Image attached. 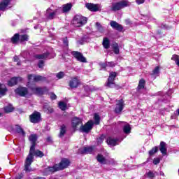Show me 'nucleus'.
<instances>
[{
  "instance_id": "2",
  "label": "nucleus",
  "mask_w": 179,
  "mask_h": 179,
  "mask_svg": "<svg viewBox=\"0 0 179 179\" xmlns=\"http://www.w3.org/2000/svg\"><path fill=\"white\" fill-rule=\"evenodd\" d=\"M131 3L129 1L127 0H123L119 2L113 3L110 7V10L113 12H117V10H121L123 8H127V6H129Z\"/></svg>"
},
{
  "instance_id": "5",
  "label": "nucleus",
  "mask_w": 179,
  "mask_h": 179,
  "mask_svg": "<svg viewBox=\"0 0 179 179\" xmlns=\"http://www.w3.org/2000/svg\"><path fill=\"white\" fill-rule=\"evenodd\" d=\"M46 80L45 77L42 76H36L34 74L28 75V83L27 85H30V83H36L37 82H44Z\"/></svg>"
},
{
  "instance_id": "22",
  "label": "nucleus",
  "mask_w": 179,
  "mask_h": 179,
  "mask_svg": "<svg viewBox=\"0 0 179 179\" xmlns=\"http://www.w3.org/2000/svg\"><path fill=\"white\" fill-rule=\"evenodd\" d=\"M62 13H66L68 12H69V10H71V9H72V3H66L62 6Z\"/></svg>"
},
{
  "instance_id": "29",
  "label": "nucleus",
  "mask_w": 179,
  "mask_h": 179,
  "mask_svg": "<svg viewBox=\"0 0 179 179\" xmlns=\"http://www.w3.org/2000/svg\"><path fill=\"white\" fill-rule=\"evenodd\" d=\"M31 90L36 94H43L44 93V89L41 87H33Z\"/></svg>"
},
{
  "instance_id": "57",
  "label": "nucleus",
  "mask_w": 179,
  "mask_h": 179,
  "mask_svg": "<svg viewBox=\"0 0 179 179\" xmlns=\"http://www.w3.org/2000/svg\"><path fill=\"white\" fill-rule=\"evenodd\" d=\"M52 138H51V137L47 138V142H52Z\"/></svg>"
},
{
  "instance_id": "46",
  "label": "nucleus",
  "mask_w": 179,
  "mask_h": 179,
  "mask_svg": "<svg viewBox=\"0 0 179 179\" xmlns=\"http://www.w3.org/2000/svg\"><path fill=\"white\" fill-rule=\"evenodd\" d=\"M64 76H65V73L60 71L57 73H56V77L57 78V79H62V78H64Z\"/></svg>"
},
{
  "instance_id": "28",
  "label": "nucleus",
  "mask_w": 179,
  "mask_h": 179,
  "mask_svg": "<svg viewBox=\"0 0 179 179\" xmlns=\"http://www.w3.org/2000/svg\"><path fill=\"white\" fill-rule=\"evenodd\" d=\"M102 44L106 50H108L110 48V40L108 38H103Z\"/></svg>"
},
{
  "instance_id": "3",
  "label": "nucleus",
  "mask_w": 179,
  "mask_h": 179,
  "mask_svg": "<svg viewBox=\"0 0 179 179\" xmlns=\"http://www.w3.org/2000/svg\"><path fill=\"white\" fill-rule=\"evenodd\" d=\"M87 23V18L82 15H76L73 19V24L74 27H82Z\"/></svg>"
},
{
  "instance_id": "15",
  "label": "nucleus",
  "mask_w": 179,
  "mask_h": 179,
  "mask_svg": "<svg viewBox=\"0 0 179 179\" xmlns=\"http://www.w3.org/2000/svg\"><path fill=\"white\" fill-rule=\"evenodd\" d=\"M23 81V78H22L21 77H14L12 78L10 80H8V86H15V85H17L19 83V82H22Z\"/></svg>"
},
{
  "instance_id": "41",
  "label": "nucleus",
  "mask_w": 179,
  "mask_h": 179,
  "mask_svg": "<svg viewBox=\"0 0 179 179\" xmlns=\"http://www.w3.org/2000/svg\"><path fill=\"white\" fill-rule=\"evenodd\" d=\"M171 59H172V61H175L176 65H178V66H179V56L178 55H173Z\"/></svg>"
},
{
  "instance_id": "9",
  "label": "nucleus",
  "mask_w": 179,
  "mask_h": 179,
  "mask_svg": "<svg viewBox=\"0 0 179 179\" xmlns=\"http://www.w3.org/2000/svg\"><path fill=\"white\" fill-rule=\"evenodd\" d=\"M124 107H125V103L124 102V100H117L116 106L115 108V113H116V114H120V113L124 110Z\"/></svg>"
},
{
  "instance_id": "21",
  "label": "nucleus",
  "mask_w": 179,
  "mask_h": 179,
  "mask_svg": "<svg viewBox=\"0 0 179 179\" xmlns=\"http://www.w3.org/2000/svg\"><path fill=\"white\" fill-rule=\"evenodd\" d=\"M121 124L122 127H123V131L124 132V134H131V126L129 125V124L125 122H122Z\"/></svg>"
},
{
  "instance_id": "19",
  "label": "nucleus",
  "mask_w": 179,
  "mask_h": 179,
  "mask_svg": "<svg viewBox=\"0 0 179 179\" xmlns=\"http://www.w3.org/2000/svg\"><path fill=\"white\" fill-rule=\"evenodd\" d=\"M159 150L164 156H166V155H167V144H166L164 141H162L160 143Z\"/></svg>"
},
{
  "instance_id": "43",
  "label": "nucleus",
  "mask_w": 179,
  "mask_h": 179,
  "mask_svg": "<svg viewBox=\"0 0 179 179\" xmlns=\"http://www.w3.org/2000/svg\"><path fill=\"white\" fill-rule=\"evenodd\" d=\"M157 150H159V148L158 147H154L152 150H150L149 151L150 156H153V155H155V153H157Z\"/></svg>"
},
{
  "instance_id": "17",
  "label": "nucleus",
  "mask_w": 179,
  "mask_h": 179,
  "mask_svg": "<svg viewBox=\"0 0 179 179\" xmlns=\"http://www.w3.org/2000/svg\"><path fill=\"white\" fill-rule=\"evenodd\" d=\"M79 79L78 78L74 77L71 78L69 81V86L71 89H76L79 86Z\"/></svg>"
},
{
  "instance_id": "45",
  "label": "nucleus",
  "mask_w": 179,
  "mask_h": 179,
  "mask_svg": "<svg viewBox=\"0 0 179 179\" xmlns=\"http://www.w3.org/2000/svg\"><path fill=\"white\" fill-rule=\"evenodd\" d=\"M113 52L115 54H120V48H118V44L115 43L113 44Z\"/></svg>"
},
{
  "instance_id": "1",
  "label": "nucleus",
  "mask_w": 179,
  "mask_h": 179,
  "mask_svg": "<svg viewBox=\"0 0 179 179\" xmlns=\"http://www.w3.org/2000/svg\"><path fill=\"white\" fill-rule=\"evenodd\" d=\"M29 139L31 143V146L30 148L29 153L26 158L24 170L25 171L30 173V171H31V168H30V166H31V163H33V153H34V148H36V142H37V135L31 134Z\"/></svg>"
},
{
  "instance_id": "60",
  "label": "nucleus",
  "mask_w": 179,
  "mask_h": 179,
  "mask_svg": "<svg viewBox=\"0 0 179 179\" xmlns=\"http://www.w3.org/2000/svg\"><path fill=\"white\" fill-rule=\"evenodd\" d=\"M34 179H45V178H43V177H38L36 178H34Z\"/></svg>"
},
{
  "instance_id": "25",
  "label": "nucleus",
  "mask_w": 179,
  "mask_h": 179,
  "mask_svg": "<svg viewBox=\"0 0 179 179\" xmlns=\"http://www.w3.org/2000/svg\"><path fill=\"white\" fill-rule=\"evenodd\" d=\"M36 58H37L38 59H47V58H52V57H50V52H47L42 55H36Z\"/></svg>"
},
{
  "instance_id": "64",
  "label": "nucleus",
  "mask_w": 179,
  "mask_h": 179,
  "mask_svg": "<svg viewBox=\"0 0 179 179\" xmlns=\"http://www.w3.org/2000/svg\"><path fill=\"white\" fill-rule=\"evenodd\" d=\"M0 16H1V14H0Z\"/></svg>"
},
{
  "instance_id": "37",
  "label": "nucleus",
  "mask_w": 179,
  "mask_h": 179,
  "mask_svg": "<svg viewBox=\"0 0 179 179\" xmlns=\"http://www.w3.org/2000/svg\"><path fill=\"white\" fill-rule=\"evenodd\" d=\"M144 87H145V80L141 79L138 83V90L144 89Z\"/></svg>"
},
{
  "instance_id": "33",
  "label": "nucleus",
  "mask_w": 179,
  "mask_h": 179,
  "mask_svg": "<svg viewBox=\"0 0 179 179\" xmlns=\"http://www.w3.org/2000/svg\"><path fill=\"white\" fill-rule=\"evenodd\" d=\"M159 71H160V68L159 66H156L152 71L151 76H154V78H156V76H159V74L160 73Z\"/></svg>"
},
{
  "instance_id": "10",
  "label": "nucleus",
  "mask_w": 179,
  "mask_h": 179,
  "mask_svg": "<svg viewBox=\"0 0 179 179\" xmlns=\"http://www.w3.org/2000/svg\"><path fill=\"white\" fill-rule=\"evenodd\" d=\"M29 118L31 122L33 124H37L41 121V115L40 113L35 111L29 116Z\"/></svg>"
},
{
  "instance_id": "4",
  "label": "nucleus",
  "mask_w": 179,
  "mask_h": 179,
  "mask_svg": "<svg viewBox=\"0 0 179 179\" xmlns=\"http://www.w3.org/2000/svg\"><path fill=\"white\" fill-rule=\"evenodd\" d=\"M60 13H62V8L61 7L57 8L55 10H51V8H48L46 10V19H49L50 20L54 19L57 15H60Z\"/></svg>"
},
{
  "instance_id": "47",
  "label": "nucleus",
  "mask_w": 179,
  "mask_h": 179,
  "mask_svg": "<svg viewBox=\"0 0 179 179\" xmlns=\"http://www.w3.org/2000/svg\"><path fill=\"white\" fill-rule=\"evenodd\" d=\"M103 141H104V136H101L97 139V143H98V145H100V143H103Z\"/></svg>"
},
{
  "instance_id": "8",
  "label": "nucleus",
  "mask_w": 179,
  "mask_h": 179,
  "mask_svg": "<svg viewBox=\"0 0 179 179\" xmlns=\"http://www.w3.org/2000/svg\"><path fill=\"white\" fill-rule=\"evenodd\" d=\"M93 125H94L93 120H90L85 125H81L80 131L85 134H89V131L93 129Z\"/></svg>"
},
{
  "instance_id": "11",
  "label": "nucleus",
  "mask_w": 179,
  "mask_h": 179,
  "mask_svg": "<svg viewBox=\"0 0 179 179\" xmlns=\"http://www.w3.org/2000/svg\"><path fill=\"white\" fill-rule=\"evenodd\" d=\"M55 171H59L58 164H55L54 166H49L45 169L43 171V176H48V174H52V173H55Z\"/></svg>"
},
{
  "instance_id": "24",
  "label": "nucleus",
  "mask_w": 179,
  "mask_h": 179,
  "mask_svg": "<svg viewBox=\"0 0 179 179\" xmlns=\"http://www.w3.org/2000/svg\"><path fill=\"white\" fill-rule=\"evenodd\" d=\"M94 150V147H85L81 150V153L83 155H89V153H93Z\"/></svg>"
},
{
  "instance_id": "20",
  "label": "nucleus",
  "mask_w": 179,
  "mask_h": 179,
  "mask_svg": "<svg viewBox=\"0 0 179 179\" xmlns=\"http://www.w3.org/2000/svg\"><path fill=\"white\" fill-rule=\"evenodd\" d=\"M110 24L113 29H115V30H117L118 31H122V25L118 24L115 21H110Z\"/></svg>"
},
{
  "instance_id": "54",
  "label": "nucleus",
  "mask_w": 179,
  "mask_h": 179,
  "mask_svg": "<svg viewBox=\"0 0 179 179\" xmlns=\"http://www.w3.org/2000/svg\"><path fill=\"white\" fill-rule=\"evenodd\" d=\"M50 99L52 100H56L57 99V95H55V94H54V93H51L50 94Z\"/></svg>"
},
{
  "instance_id": "55",
  "label": "nucleus",
  "mask_w": 179,
  "mask_h": 179,
  "mask_svg": "<svg viewBox=\"0 0 179 179\" xmlns=\"http://www.w3.org/2000/svg\"><path fill=\"white\" fill-rule=\"evenodd\" d=\"M108 164H111L112 166H114V164H115V161L113 159H111L109 160Z\"/></svg>"
},
{
  "instance_id": "38",
  "label": "nucleus",
  "mask_w": 179,
  "mask_h": 179,
  "mask_svg": "<svg viewBox=\"0 0 179 179\" xmlns=\"http://www.w3.org/2000/svg\"><path fill=\"white\" fill-rule=\"evenodd\" d=\"M94 124L96 125H99V124H100V116L98 114L95 113L94 115Z\"/></svg>"
},
{
  "instance_id": "49",
  "label": "nucleus",
  "mask_w": 179,
  "mask_h": 179,
  "mask_svg": "<svg viewBox=\"0 0 179 179\" xmlns=\"http://www.w3.org/2000/svg\"><path fill=\"white\" fill-rule=\"evenodd\" d=\"M99 66H101V68H102V69H104L108 66L107 63H103V62H100Z\"/></svg>"
},
{
  "instance_id": "63",
  "label": "nucleus",
  "mask_w": 179,
  "mask_h": 179,
  "mask_svg": "<svg viewBox=\"0 0 179 179\" xmlns=\"http://www.w3.org/2000/svg\"><path fill=\"white\" fill-rule=\"evenodd\" d=\"M1 115H2V113H0V117H1Z\"/></svg>"
},
{
  "instance_id": "40",
  "label": "nucleus",
  "mask_w": 179,
  "mask_h": 179,
  "mask_svg": "<svg viewBox=\"0 0 179 179\" xmlns=\"http://www.w3.org/2000/svg\"><path fill=\"white\" fill-rule=\"evenodd\" d=\"M20 40L22 43H23V41H29V36L27 34L21 35Z\"/></svg>"
},
{
  "instance_id": "58",
  "label": "nucleus",
  "mask_w": 179,
  "mask_h": 179,
  "mask_svg": "<svg viewBox=\"0 0 179 179\" xmlns=\"http://www.w3.org/2000/svg\"><path fill=\"white\" fill-rule=\"evenodd\" d=\"M18 59H17V56H15V57H14V61H15V62H17Z\"/></svg>"
},
{
  "instance_id": "39",
  "label": "nucleus",
  "mask_w": 179,
  "mask_h": 179,
  "mask_svg": "<svg viewBox=\"0 0 179 179\" xmlns=\"http://www.w3.org/2000/svg\"><path fill=\"white\" fill-rule=\"evenodd\" d=\"M96 27L99 33H103V31H104V27H103L99 22L96 23Z\"/></svg>"
},
{
  "instance_id": "16",
  "label": "nucleus",
  "mask_w": 179,
  "mask_h": 179,
  "mask_svg": "<svg viewBox=\"0 0 179 179\" xmlns=\"http://www.w3.org/2000/svg\"><path fill=\"white\" fill-rule=\"evenodd\" d=\"M86 8L91 12H97L100 10V4L87 3Z\"/></svg>"
},
{
  "instance_id": "53",
  "label": "nucleus",
  "mask_w": 179,
  "mask_h": 179,
  "mask_svg": "<svg viewBox=\"0 0 179 179\" xmlns=\"http://www.w3.org/2000/svg\"><path fill=\"white\" fill-rule=\"evenodd\" d=\"M63 43L65 45V47H68V45H69L68 38H64Z\"/></svg>"
},
{
  "instance_id": "13",
  "label": "nucleus",
  "mask_w": 179,
  "mask_h": 179,
  "mask_svg": "<svg viewBox=\"0 0 179 179\" xmlns=\"http://www.w3.org/2000/svg\"><path fill=\"white\" fill-rule=\"evenodd\" d=\"M69 164H71V162H69L68 159L64 158L62 159L59 164H57V168L59 169V171L64 170V169L69 167Z\"/></svg>"
},
{
  "instance_id": "23",
  "label": "nucleus",
  "mask_w": 179,
  "mask_h": 179,
  "mask_svg": "<svg viewBox=\"0 0 179 179\" xmlns=\"http://www.w3.org/2000/svg\"><path fill=\"white\" fill-rule=\"evenodd\" d=\"M8 92V88L6 85L0 84V97H3V96L6 95Z\"/></svg>"
},
{
  "instance_id": "62",
  "label": "nucleus",
  "mask_w": 179,
  "mask_h": 179,
  "mask_svg": "<svg viewBox=\"0 0 179 179\" xmlns=\"http://www.w3.org/2000/svg\"><path fill=\"white\" fill-rule=\"evenodd\" d=\"M34 29H37V27H34Z\"/></svg>"
},
{
  "instance_id": "34",
  "label": "nucleus",
  "mask_w": 179,
  "mask_h": 179,
  "mask_svg": "<svg viewBox=\"0 0 179 179\" xmlns=\"http://www.w3.org/2000/svg\"><path fill=\"white\" fill-rule=\"evenodd\" d=\"M34 155L37 156L38 157H43V156H44V154L40 150L36 151V147H34V152H33V159H34Z\"/></svg>"
},
{
  "instance_id": "51",
  "label": "nucleus",
  "mask_w": 179,
  "mask_h": 179,
  "mask_svg": "<svg viewBox=\"0 0 179 179\" xmlns=\"http://www.w3.org/2000/svg\"><path fill=\"white\" fill-rule=\"evenodd\" d=\"M159 163H160V159L155 158L153 160V164L157 165V164H159Z\"/></svg>"
},
{
  "instance_id": "14",
  "label": "nucleus",
  "mask_w": 179,
  "mask_h": 179,
  "mask_svg": "<svg viewBox=\"0 0 179 179\" xmlns=\"http://www.w3.org/2000/svg\"><path fill=\"white\" fill-rule=\"evenodd\" d=\"M82 125V120L79 117H75L71 120V127L76 129L79 126Z\"/></svg>"
},
{
  "instance_id": "12",
  "label": "nucleus",
  "mask_w": 179,
  "mask_h": 179,
  "mask_svg": "<svg viewBox=\"0 0 179 179\" xmlns=\"http://www.w3.org/2000/svg\"><path fill=\"white\" fill-rule=\"evenodd\" d=\"M71 54L77 61H79V62H87L86 57H85L82 53L73 51Z\"/></svg>"
},
{
  "instance_id": "50",
  "label": "nucleus",
  "mask_w": 179,
  "mask_h": 179,
  "mask_svg": "<svg viewBox=\"0 0 179 179\" xmlns=\"http://www.w3.org/2000/svg\"><path fill=\"white\" fill-rule=\"evenodd\" d=\"M107 66L110 68H113V66H115V63L114 62H108Z\"/></svg>"
},
{
  "instance_id": "42",
  "label": "nucleus",
  "mask_w": 179,
  "mask_h": 179,
  "mask_svg": "<svg viewBox=\"0 0 179 179\" xmlns=\"http://www.w3.org/2000/svg\"><path fill=\"white\" fill-rule=\"evenodd\" d=\"M6 113H12L13 111V106L12 105H8L4 108Z\"/></svg>"
},
{
  "instance_id": "6",
  "label": "nucleus",
  "mask_w": 179,
  "mask_h": 179,
  "mask_svg": "<svg viewBox=\"0 0 179 179\" xmlns=\"http://www.w3.org/2000/svg\"><path fill=\"white\" fill-rule=\"evenodd\" d=\"M115 78H117V73L115 72H111L109 75L108 79V83H106L107 87H117V85H115Z\"/></svg>"
},
{
  "instance_id": "18",
  "label": "nucleus",
  "mask_w": 179,
  "mask_h": 179,
  "mask_svg": "<svg viewBox=\"0 0 179 179\" xmlns=\"http://www.w3.org/2000/svg\"><path fill=\"white\" fill-rule=\"evenodd\" d=\"M10 2H12V0H3L0 3V10L5 12V10H6V8H8V6L10 5Z\"/></svg>"
},
{
  "instance_id": "48",
  "label": "nucleus",
  "mask_w": 179,
  "mask_h": 179,
  "mask_svg": "<svg viewBox=\"0 0 179 179\" xmlns=\"http://www.w3.org/2000/svg\"><path fill=\"white\" fill-rule=\"evenodd\" d=\"M38 68H44V61L40 60L38 63Z\"/></svg>"
},
{
  "instance_id": "59",
  "label": "nucleus",
  "mask_w": 179,
  "mask_h": 179,
  "mask_svg": "<svg viewBox=\"0 0 179 179\" xmlns=\"http://www.w3.org/2000/svg\"><path fill=\"white\" fill-rule=\"evenodd\" d=\"M159 176H162L163 177H164V173L160 172V173H159Z\"/></svg>"
},
{
  "instance_id": "27",
  "label": "nucleus",
  "mask_w": 179,
  "mask_h": 179,
  "mask_svg": "<svg viewBox=\"0 0 179 179\" xmlns=\"http://www.w3.org/2000/svg\"><path fill=\"white\" fill-rule=\"evenodd\" d=\"M117 139H114L111 137L108 138L106 142L108 145H110V146H115L117 145Z\"/></svg>"
},
{
  "instance_id": "31",
  "label": "nucleus",
  "mask_w": 179,
  "mask_h": 179,
  "mask_svg": "<svg viewBox=\"0 0 179 179\" xmlns=\"http://www.w3.org/2000/svg\"><path fill=\"white\" fill-rule=\"evenodd\" d=\"M156 174H157V172H153L152 171H150L148 173H146L145 176H146L150 179H155V177H156Z\"/></svg>"
},
{
  "instance_id": "36",
  "label": "nucleus",
  "mask_w": 179,
  "mask_h": 179,
  "mask_svg": "<svg viewBox=\"0 0 179 179\" xmlns=\"http://www.w3.org/2000/svg\"><path fill=\"white\" fill-rule=\"evenodd\" d=\"M11 41L13 44H17L19 43V34H15L12 38Z\"/></svg>"
},
{
  "instance_id": "30",
  "label": "nucleus",
  "mask_w": 179,
  "mask_h": 179,
  "mask_svg": "<svg viewBox=\"0 0 179 179\" xmlns=\"http://www.w3.org/2000/svg\"><path fill=\"white\" fill-rule=\"evenodd\" d=\"M66 133V127L65 124L62 125L60 129V133L59 134V138H64V135Z\"/></svg>"
},
{
  "instance_id": "26",
  "label": "nucleus",
  "mask_w": 179,
  "mask_h": 179,
  "mask_svg": "<svg viewBox=\"0 0 179 179\" xmlns=\"http://www.w3.org/2000/svg\"><path fill=\"white\" fill-rule=\"evenodd\" d=\"M96 159L99 163H101V164H107V160L102 155L99 154L96 156Z\"/></svg>"
},
{
  "instance_id": "35",
  "label": "nucleus",
  "mask_w": 179,
  "mask_h": 179,
  "mask_svg": "<svg viewBox=\"0 0 179 179\" xmlns=\"http://www.w3.org/2000/svg\"><path fill=\"white\" fill-rule=\"evenodd\" d=\"M43 110L45 113H47L48 114H51V113H54V109H52V108L50 107L48 105L43 106Z\"/></svg>"
},
{
  "instance_id": "32",
  "label": "nucleus",
  "mask_w": 179,
  "mask_h": 179,
  "mask_svg": "<svg viewBox=\"0 0 179 179\" xmlns=\"http://www.w3.org/2000/svg\"><path fill=\"white\" fill-rule=\"evenodd\" d=\"M15 129L16 132H17V134H20L21 135H22V136H24V135L26 134L23 129L20 125H15Z\"/></svg>"
},
{
  "instance_id": "61",
  "label": "nucleus",
  "mask_w": 179,
  "mask_h": 179,
  "mask_svg": "<svg viewBox=\"0 0 179 179\" xmlns=\"http://www.w3.org/2000/svg\"><path fill=\"white\" fill-rule=\"evenodd\" d=\"M17 64L20 65V62H17Z\"/></svg>"
},
{
  "instance_id": "56",
  "label": "nucleus",
  "mask_w": 179,
  "mask_h": 179,
  "mask_svg": "<svg viewBox=\"0 0 179 179\" xmlns=\"http://www.w3.org/2000/svg\"><path fill=\"white\" fill-rule=\"evenodd\" d=\"M22 178H23V173H20L15 178V179H22Z\"/></svg>"
},
{
  "instance_id": "52",
  "label": "nucleus",
  "mask_w": 179,
  "mask_h": 179,
  "mask_svg": "<svg viewBox=\"0 0 179 179\" xmlns=\"http://www.w3.org/2000/svg\"><path fill=\"white\" fill-rule=\"evenodd\" d=\"M136 3L137 5H142V3H145V0H136Z\"/></svg>"
},
{
  "instance_id": "44",
  "label": "nucleus",
  "mask_w": 179,
  "mask_h": 179,
  "mask_svg": "<svg viewBox=\"0 0 179 179\" xmlns=\"http://www.w3.org/2000/svg\"><path fill=\"white\" fill-rule=\"evenodd\" d=\"M59 107L61 110L65 111V110H66V103H65L64 102H59Z\"/></svg>"
},
{
  "instance_id": "7",
  "label": "nucleus",
  "mask_w": 179,
  "mask_h": 179,
  "mask_svg": "<svg viewBox=\"0 0 179 179\" xmlns=\"http://www.w3.org/2000/svg\"><path fill=\"white\" fill-rule=\"evenodd\" d=\"M15 93L21 97H29L31 94L29 93V90L24 87H20L15 90Z\"/></svg>"
}]
</instances>
